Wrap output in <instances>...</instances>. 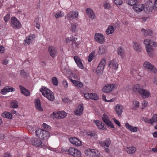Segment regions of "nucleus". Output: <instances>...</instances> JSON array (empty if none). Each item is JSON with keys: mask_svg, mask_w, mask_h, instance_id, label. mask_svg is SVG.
I'll use <instances>...</instances> for the list:
<instances>
[{"mask_svg": "<svg viewBox=\"0 0 157 157\" xmlns=\"http://www.w3.org/2000/svg\"><path fill=\"white\" fill-rule=\"evenodd\" d=\"M144 43L146 45V50L150 57H152L154 55V49L153 47H157V44L152 40L147 39L145 40Z\"/></svg>", "mask_w": 157, "mask_h": 157, "instance_id": "1", "label": "nucleus"}, {"mask_svg": "<svg viewBox=\"0 0 157 157\" xmlns=\"http://www.w3.org/2000/svg\"><path fill=\"white\" fill-rule=\"evenodd\" d=\"M40 91L42 93L43 95L46 97L50 101H53L55 97L53 93L49 89L43 86L40 89Z\"/></svg>", "mask_w": 157, "mask_h": 157, "instance_id": "2", "label": "nucleus"}, {"mask_svg": "<svg viewBox=\"0 0 157 157\" xmlns=\"http://www.w3.org/2000/svg\"><path fill=\"white\" fill-rule=\"evenodd\" d=\"M11 25L16 29L20 28L21 26L20 22L15 17L11 19Z\"/></svg>", "mask_w": 157, "mask_h": 157, "instance_id": "3", "label": "nucleus"}, {"mask_svg": "<svg viewBox=\"0 0 157 157\" xmlns=\"http://www.w3.org/2000/svg\"><path fill=\"white\" fill-rule=\"evenodd\" d=\"M143 66L145 69H147L151 72L154 73L157 72V70L156 68L148 62L145 61L144 62Z\"/></svg>", "mask_w": 157, "mask_h": 157, "instance_id": "4", "label": "nucleus"}, {"mask_svg": "<svg viewBox=\"0 0 157 157\" xmlns=\"http://www.w3.org/2000/svg\"><path fill=\"white\" fill-rule=\"evenodd\" d=\"M94 38L97 42L100 44H102L105 42V37L103 35L100 33H95Z\"/></svg>", "mask_w": 157, "mask_h": 157, "instance_id": "5", "label": "nucleus"}, {"mask_svg": "<svg viewBox=\"0 0 157 157\" xmlns=\"http://www.w3.org/2000/svg\"><path fill=\"white\" fill-rule=\"evenodd\" d=\"M115 87V85L113 84H107L103 87L102 90L105 93H109L114 89Z\"/></svg>", "mask_w": 157, "mask_h": 157, "instance_id": "6", "label": "nucleus"}, {"mask_svg": "<svg viewBox=\"0 0 157 157\" xmlns=\"http://www.w3.org/2000/svg\"><path fill=\"white\" fill-rule=\"evenodd\" d=\"M139 94L141 95L142 97L144 98H148L151 95L150 92L148 90L142 88L140 90Z\"/></svg>", "mask_w": 157, "mask_h": 157, "instance_id": "7", "label": "nucleus"}, {"mask_svg": "<svg viewBox=\"0 0 157 157\" xmlns=\"http://www.w3.org/2000/svg\"><path fill=\"white\" fill-rule=\"evenodd\" d=\"M31 142L33 145L36 147H43L44 145L42 144V143L41 140L36 138L33 139L31 141Z\"/></svg>", "mask_w": 157, "mask_h": 157, "instance_id": "8", "label": "nucleus"}, {"mask_svg": "<svg viewBox=\"0 0 157 157\" xmlns=\"http://www.w3.org/2000/svg\"><path fill=\"white\" fill-rule=\"evenodd\" d=\"M116 113L119 117H121L124 110V108L122 105L120 104H118L115 108Z\"/></svg>", "mask_w": 157, "mask_h": 157, "instance_id": "9", "label": "nucleus"}, {"mask_svg": "<svg viewBox=\"0 0 157 157\" xmlns=\"http://www.w3.org/2000/svg\"><path fill=\"white\" fill-rule=\"evenodd\" d=\"M48 52L51 56L53 58L57 54V50L56 48L52 46H50L48 48Z\"/></svg>", "mask_w": 157, "mask_h": 157, "instance_id": "10", "label": "nucleus"}, {"mask_svg": "<svg viewBox=\"0 0 157 157\" xmlns=\"http://www.w3.org/2000/svg\"><path fill=\"white\" fill-rule=\"evenodd\" d=\"M71 143L76 146H80L81 145V142L77 138L75 137H71L69 139Z\"/></svg>", "mask_w": 157, "mask_h": 157, "instance_id": "11", "label": "nucleus"}, {"mask_svg": "<svg viewBox=\"0 0 157 157\" xmlns=\"http://www.w3.org/2000/svg\"><path fill=\"white\" fill-rule=\"evenodd\" d=\"M106 116V115L105 114H104L103 115V117H102V120L103 122L108 126L112 128H114V127L113 124L105 117Z\"/></svg>", "mask_w": 157, "mask_h": 157, "instance_id": "12", "label": "nucleus"}, {"mask_svg": "<svg viewBox=\"0 0 157 157\" xmlns=\"http://www.w3.org/2000/svg\"><path fill=\"white\" fill-rule=\"evenodd\" d=\"M83 104H81L77 107L76 108L75 114L77 115H80L83 112Z\"/></svg>", "mask_w": 157, "mask_h": 157, "instance_id": "13", "label": "nucleus"}, {"mask_svg": "<svg viewBox=\"0 0 157 157\" xmlns=\"http://www.w3.org/2000/svg\"><path fill=\"white\" fill-rule=\"evenodd\" d=\"M74 59L78 66L81 69H83L84 67L82 62L81 59L79 58L77 56H75L74 57Z\"/></svg>", "mask_w": 157, "mask_h": 157, "instance_id": "14", "label": "nucleus"}, {"mask_svg": "<svg viewBox=\"0 0 157 157\" xmlns=\"http://www.w3.org/2000/svg\"><path fill=\"white\" fill-rule=\"evenodd\" d=\"M19 87L21 93L26 96H29L30 95L29 91L21 85H19Z\"/></svg>", "mask_w": 157, "mask_h": 157, "instance_id": "15", "label": "nucleus"}, {"mask_svg": "<svg viewBox=\"0 0 157 157\" xmlns=\"http://www.w3.org/2000/svg\"><path fill=\"white\" fill-rule=\"evenodd\" d=\"M94 122L99 129L102 130L106 129L104 127L105 124L103 123L100 122L98 120L94 121Z\"/></svg>", "mask_w": 157, "mask_h": 157, "instance_id": "16", "label": "nucleus"}, {"mask_svg": "<svg viewBox=\"0 0 157 157\" xmlns=\"http://www.w3.org/2000/svg\"><path fill=\"white\" fill-rule=\"evenodd\" d=\"M35 106L36 109L39 111H42L43 109L41 107L40 101L38 99H36L35 100Z\"/></svg>", "mask_w": 157, "mask_h": 157, "instance_id": "17", "label": "nucleus"}, {"mask_svg": "<svg viewBox=\"0 0 157 157\" xmlns=\"http://www.w3.org/2000/svg\"><path fill=\"white\" fill-rule=\"evenodd\" d=\"M125 126L127 129L132 132H136L137 131V128L136 127H133L130 125L128 123H125Z\"/></svg>", "mask_w": 157, "mask_h": 157, "instance_id": "18", "label": "nucleus"}, {"mask_svg": "<svg viewBox=\"0 0 157 157\" xmlns=\"http://www.w3.org/2000/svg\"><path fill=\"white\" fill-rule=\"evenodd\" d=\"M86 12L89 17L93 19L94 18L95 14L93 10L90 8H87L86 10Z\"/></svg>", "mask_w": 157, "mask_h": 157, "instance_id": "19", "label": "nucleus"}, {"mask_svg": "<svg viewBox=\"0 0 157 157\" xmlns=\"http://www.w3.org/2000/svg\"><path fill=\"white\" fill-rule=\"evenodd\" d=\"M109 66H110V67H112L113 68L116 70L118 68V63L116 62V60L113 59L110 61Z\"/></svg>", "mask_w": 157, "mask_h": 157, "instance_id": "20", "label": "nucleus"}, {"mask_svg": "<svg viewBox=\"0 0 157 157\" xmlns=\"http://www.w3.org/2000/svg\"><path fill=\"white\" fill-rule=\"evenodd\" d=\"M135 10L137 12H140L144 10V4H139L138 5H136L135 6L133 7Z\"/></svg>", "mask_w": 157, "mask_h": 157, "instance_id": "21", "label": "nucleus"}, {"mask_svg": "<svg viewBox=\"0 0 157 157\" xmlns=\"http://www.w3.org/2000/svg\"><path fill=\"white\" fill-rule=\"evenodd\" d=\"M133 48L138 52H140L141 51V48L140 44L136 42L133 43Z\"/></svg>", "mask_w": 157, "mask_h": 157, "instance_id": "22", "label": "nucleus"}, {"mask_svg": "<svg viewBox=\"0 0 157 157\" xmlns=\"http://www.w3.org/2000/svg\"><path fill=\"white\" fill-rule=\"evenodd\" d=\"M128 153L132 154L134 153L136 151V148L134 147H128L126 149Z\"/></svg>", "mask_w": 157, "mask_h": 157, "instance_id": "23", "label": "nucleus"}, {"mask_svg": "<svg viewBox=\"0 0 157 157\" xmlns=\"http://www.w3.org/2000/svg\"><path fill=\"white\" fill-rule=\"evenodd\" d=\"M71 82L77 87L82 88L83 87V83L78 81L74 80L72 79H71Z\"/></svg>", "mask_w": 157, "mask_h": 157, "instance_id": "24", "label": "nucleus"}, {"mask_svg": "<svg viewBox=\"0 0 157 157\" xmlns=\"http://www.w3.org/2000/svg\"><path fill=\"white\" fill-rule=\"evenodd\" d=\"M2 116L4 118H6L9 119H11L12 118V113L8 112H4L2 114Z\"/></svg>", "mask_w": 157, "mask_h": 157, "instance_id": "25", "label": "nucleus"}, {"mask_svg": "<svg viewBox=\"0 0 157 157\" xmlns=\"http://www.w3.org/2000/svg\"><path fill=\"white\" fill-rule=\"evenodd\" d=\"M114 28L112 26L109 25L106 31V33L107 35L112 34L114 32Z\"/></svg>", "mask_w": 157, "mask_h": 157, "instance_id": "26", "label": "nucleus"}, {"mask_svg": "<svg viewBox=\"0 0 157 157\" xmlns=\"http://www.w3.org/2000/svg\"><path fill=\"white\" fill-rule=\"evenodd\" d=\"M142 88L140 87L139 84H137L133 86L132 88V91L134 92L138 93L139 94L140 90H141Z\"/></svg>", "mask_w": 157, "mask_h": 157, "instance_id": "27", "label": "nucleus"}, {"mask_svg": "<svg viewBox=\"0 0 157 157\" xmlns=\"http://www.w3.org/2000/svg\"><path fill=\"white\" fill-rule=\"evenodd\" d=\"M44 130L39 129L36 130L35 132L36 136L40 139H41L42 136V134L44 131Z\"/></svg>", "mask_w": 157, "mask_h": 157, "instance_id": "28", "label": "nucleus"}, {"mask_svg": "<svg viewBox=\"0 0 157 157\" xmlns=\"http://www.w3.org/2000/svg\"><path fill=\"white\" fill-rule=\"evenodd\" d=\"M104 69V67H103L98 65L96 71L97 75L98 76L101 75L103 72Z\"/></svg>", "mask_w": 157, "mask_h": 157, "instance_id": "29", "label": "nucleus"}, {"mask_svg": "<svg viewBox=\"0 0 157 157\" xmlns=\"http://www.w3.org/2000/svg\"><path fill=\"white\" fill-rule=\"evenodd\" d=\"M117 52L118 55H120L122 57H124V52L123 48L121 47H119L117 49Z\"/></svg>", "mask_w": 157, "mask_h": 157, "instance_id": "30", "label": "nucleus"}, {"mask_svg": "<svg viewBox=\"0 0 157 157\" xmlns=\"http://www.w3.org/2000/svg\"><path fill=\"white\" fill-rule=\"evenodd\" d=\"M42 134V136L41 138L42 139H47L49 137L50 134L47 131L44 130Z\"/></svg>", "mask_w": 157, "mask_h": 157, "instance_id": "31", "label": "nucleus"}, {"mask_svg": "<svg viewBox=\"0 0 157 157\" xmlns=\"http://www.w3.org/2000/svg\"><path fill=\"white\" fill-rule=\"evenodd\" d=\"M50 117H53L54 119L56 118L57 119H60V118L59 117V112L55 111L53 112L52 115L51 114Z\"/></svg>", "mask_w": 157, "mask_h": 157, "instance_id": "32", "label": "nucleus"}, {"mask_svg": "<svg viewBox=\"0 0 157 157\" xmlns=\"http://www.w3.org/2000/svg\"><path fill=\"white\" fill-rule=\"evenodd\" d=\"M92 149H88L85 150V153L87 156L89 157H92L93 155L92 154Z\"/></svg>", "mask_w": 157, "mask_h": 157, "instance_id": "33", "label": "nucleus"}, {"mask_svg": "<svg viewBox=\"0 0 157 157\" xmlns=\"http://www.w3.org/2000/svg\"><path fill=\"white\" fill-rule=\"evenodd\" d=\"M70 17L73 19H75L78 16V13L76 11L71 12L70 13Z\"/></svg>", "mask_w": 157, "mask_h": 157, "instance_id": "34", "label": "nucleus"}, {"mask_svg": "<svg viewBox=\"0 0 157 157\" xmlns=\"http://www.w3.org/2000/svg\"><path fill=\"white\" fill-rule=\"evenodd\" d=\"M95 54V52L93 51L89 55L88 58V61L89 62H90L94 59Z\"/></svg>", "mask_w": 157, "mask_h": 157, "instance_id": "35", "label": "nucleus"}, {"mask_svg": "<svg viewBox=\"0 0 157 157\" xmlns=\"http://www.w3.org/2000/svg\"><path fill=\"white\" fill-rule=\"evenodd\" d=\"M18 102L17 101H13L11 103L10 106L11 108H14L18 107Z\"/></svg>", "mask_w": 157, "mask_h": 157, "instance_id": "36", "label": "nucleus"}, {"mask_svg": "<svg viewBox=\"0 0 157 157\" xmlns=\"http://www.w3.org/2000/svg\"><path fill=\"white\" fill-rule=\"evenodd\" d=\"M126 2L129 5L133 6L136 5L137 0H127Z\"/></svg>", "mask_w": 157, "mask_h": 157, "instance_id": "37", "label": "nucleus"}, {"mask_svg": "<svg viewBox=\"0 0 157 157\" xmlns=\"http://www.w3.org/2000/svg\"><path fill=\"white\" fill-rule=\"evenodd\" d=\"M59 117L60 119H63L66 117L67 113L64 111H59Z\"/></svg>", "mask_w": 157, "mask_h": 157, "instance_id": "38", "label": "nucleus"}, {"mask_svg": "<svg viewBox=\"0 0 157 157\" xmlns=\"http://www.w3.org/2000/svg\"><path fill=\"white\" fill-rule=\"evenodd\" d=\"M75 42V37L73 36H71L70 37H67L66 39V43H69L70 42Z\"/></svg>", "mask_w": 157, "mask_h": 157, "instance_id": "39", "label": "nucleus"}, {"mask_svg": "<svg viewBox=\"0 0 157 157\" xmlns=\"http://www.w3.org/2000/svg\"><path fill=\"white\" fill-rule=\"evenodd\" d=\"M92 155H93L92 157H98L100 153L94 149H92Z\"/></svg>", "mask_w": 157, "mask_h": 157, "instance_id": "40", "label": "nucleus"}, {"mask_svg": "<svg viewBox=\"0 0 157 157\" xmlns=\"http://www.w3.org/2000/svg\"><path fill=\"white\" fill-rule=\"evenodd\" d=\"M74 152V155H73L72 156L74 157H80L81 155V153L78 150L76 149V151Z\"/></svg>", "mask_w": 157, "mask_h": 157, "instance_id": "41", "label": "nucleus"}, {"mask_svg": "<svg viewBox=\"0 0 157 157\" xmlns=\"http://www.w3.org/2000/svg\"><path fill=\"white\" fill-rule=\"evenodd\" d=\"M105 51V48L103 46L100 47L98 53L99 54L102 55L104 54Z\"/></svg>", "mask_w": 157, "mask_h": 157, "instance_id": "42", "label": "nucleus"}, {"mask_svg": "<svg viewBox=\"0 0 157 157\" xmlns=\"http://www.w3.org/2000/svg\"><path fill=\"white\" fill-rule=\"evenodd\" d=\"M76 149L74 147H70L68 149V152L69 155H74V152H75V151H76Z\"/></svg>", "mask_w": 157, "mask_h": 157, "instance_id": "43", "label": "nucleus"}, {"mask_svg": "<svg viewBox=\"0 0 157 157\" xmlns=\"http://www.w3.org/2000/svg\"><path fill=\"white\" fill-rule=\"evenodd\" d=\"M151 7L153 8V7H152L151 6H150L149 5H146L145 7L144 6V11L146 13H149L151 10Z\"/></svg>", "mask_w": 157, "mask_h": 157, "instance_id": "44", "label": "nucleus"}, {"mask_svg": "<svg viewBox=\"0 0 157 157\" xmlns=\"http://www.w3.org/2000/svg\"><path fill=\"white\" fill-rule=\"evenodd\" d=\"M105 64V59L103 58L100 62L98 65L101 67H103L104 68Z\"/></svg>", "mask_w": 157, "mask_h": 157, "instance_id": "45", "label": "nucleus"}, {"mask_svg": "<svg viewBox=\"0 0 157 157\" xmlns=\"http://www.w3.org/2000/svg\"><path fill=\"white\" fill-rule=\"evenodd\" d=\"M20 75L21 76L25 78H26L28 76V74L24 70H21Z\"/></svg>", "mask_w": 157, "mask_h": 157, "instance_id": "46", "label": "nucleus"}, {"mask_svg": "<svg viewBox=\"0 0 157 157\" xmlns=\"http://www.w3.org/2000/svg\"><path fill=\"white\" fill-rule=\"evenodd\" d=\"M90 99L97 100L99 99V97L97 94L95 93H92L91 95Z\"/></svg>", "mask_w": 157, "mask_h": 157, "instance_id": "47", "label": "nucleus"}, {"mask_svg": "<svg viewBox=\"0 0 157 157\" xmlns=\"http://www.w3.org/2000/svg\"><path fill=\"white\" fill-rule=\"evenodd\" d=\"M151 123H152V124L154 122L157 123V114L154 115L151 119Z\"/></svg>", "mask_w": 157, "mask_h": 157, "instance_id": "48", "label": "nucleus"}, {"mask_svg": "<svg viewBox=\"0 0 157 157\" xmlns=\"http://www.w3.org/2000/svg\"><path fill=\"white\" fill-rule=\"evenodd\" d=\"M33 39V37L32 36H28L26 39L25 42L28 44H29L32 42Z\"/></svg>", "mask_w": 157, "mask_h": 157, "instance_id": "49", "label": "nucleus"}, {"mask_svg": "<svg viewBox=\"0 0 157 157\" xmlns=\"http://www.w3.org/2000/svg\"><path fill=\"white\" fill-rule=\"evenodd\" d=\"M52 82L55 86H57L58 84V81L56 77H53L52 78Z\"/></svg>", "mask_w": 157, "mask_h": 157, "instance_id": "50", "label": "nucleus"}, {"mask_svg": "<svg viewBox=\"0 0 157 157\" xmlns=\"http://www.w3.org/2000/svg\"><path fill=\"white\" fill-rule=\"evenodd\" d=\"M105 145L107 147H108L110 145L111 142L109 138L106 139L104 141Z\"/></svg>", "mask_w": 157, "mask_h": 157, "instance_id": "51", "label": "nucleus"}, {"mask_svg": "<svg viewBox=\"0 0 157 157\" xmlns=\"http://www.w3.org/2000/svg\"><path fill=\"white\" fill-rule=\"evenodd\" d=\"M115 4L117 5H120L123 2V0H113Z\"/></svg>", "mask_w": 157, "mask_h": 157, "instance_id": "52", "label": "nucleus"}, {"mask_svg": "<svg viewBox=\"0 0 157 157\" xmlns=\"http://www.w3.org/2000/svg\"><path fill=\"white\" fill-rule=\"evenodd\" d=\"M92 95V93H86L84 94V97L87 99H90L91 95Z\"/></svg>", "mask_w": 157, "mask_h": 157, "instance_id": "53", "label": "nucleus"}, {"mask_svg": "<svg viewBox=\"0 0 157 157\" xmlns=\"http://www.w3.org/2000/svg\"><path fill=\"white\" fill-rule=\"evenodd\" d=\"M77 26L76 24H72L71 26V30L72 32H75L76 30Z\"/></svg>", "mask_w": 157, "mask_h": 157, "instance_id": "54", "label": "nucleus"}, {"mask_svg": "<svg viewBox=\"0 0 157 157\" xmlns=\"http://www.w3.org/2000/svg\"><path fill=\"white\" fill-rule=\"evenodd\" d=\"M62 100L64 102L66 103H69V104L71 103V100H70L69 98H64L62 99Z\"/></svg>", "mask_w": 157, "mask_h": 157, "instance_id": "55", "label": "nucleus"}, {"mask_svg": "<svg viewBox=\"0 0 157 157\" xmlns=\"http://www.w3.org/2000/svg\"><path fill=\"white\" fill-rule=\"evenodd\" d=\"M6 88L7 92H9L10 91H14L15 90V89L14 88H13L11 86H7L6 87Z\"/></svg>", "mask_w": 157, "mask_h": 157, "instance_id": "56", "label": "nucleus"}, {"mask_svg": "<svg viewBox=\"0 0 157 157\" xmlns=\"http://www.w3.org/2000/svg\"><path fill=\"white\" fill-rule=\"evenodd\" d=\"M10 15L9 14H6L4 17V20L5 21L7 22H8L10 18Z\"/></svg>", "mask_w": 157, "mask_h": 157, "instance_id": "57", "label": "nucleus"}, {"mask_svg": "<svg viewBox=\"0 0 157 157\" xmlns=\"http://www.w3.org/2000/svg\"><path fill=\"white\" fill-rule=\"evenodd\" d=\"M133 104L135 107L138 108L139 106V102L136 100H134L133 101Z\"/></svg>", "mask_w": 157, "mask_h": 157, "instance_id": "58", "label": "nucleus"}, {"mask_svg": "<svg viewBox=\"0 0 157 157\" xmlns=\"http://www.w3.org/2000/svg\"><path fill=\"white\" fill-rule=\"evenodd\" d=\"M7 92V90L6 88V87H4L3 89L1 90V93L3 94H5Z\"/></svg>", "mask_w": 157, "mask_h": 157, "instance_id": "59", "label": "nucleus"}, {"mask_svg": "<svg viewBox=\"0 0 157 157\" xmlns=\"http://www.w3.org/2000/svg\"><path fill=\"white\" fill-rule=\"evenodd\" d=\"M55 17L56 18L60 17H62L61 13H57L55 15Z\"/></svg>", "mask_w": 157, "mask_h": 157, "instance_id": "60", "label": "nucleus"}, {"mask_svg": "<svg viewBox=\"0 0 157 157\" xmlns=\"http://www.w3.org/2000/svg\"><path fill=\"white\" fill-rule=\"evenodd\" d=\"M144 121L145 122L152 124V123H151V119H149L147 118H145Z\"/></svg>", "mask_w": 157, "mask_h": 157, "instance_id": "61", "label": "nucleus"}, {"mask_svg": "<svg viewBox=\"0 0 157 157\" xmlns=\"http://www.w3.org/2000/svg\"><path fill=\"white\" fill-rule=\"evenodd\" d=\"M143 107H144L147 106L148 105V103L147 102L144 100L142 103Z\"/></svg>", "mask_w": 157, "mask_h": 157, "instance_id": "62", "label": "nucleus"}, {"mask_svg": "<svg viewBox=\"0 0 157 157\" xmlns=\"http://www.w3.org/2000/svg\"><path fill=\"white\" fill-rule=\"evenodd\" d=\"M113 120L115 123L117 125H118L119 127H120L121 126V124L119 122L118 120H117L116 119H114Z\"/></svg>", "mask_w": 157, "mask_h": 157, "instance_id": "63", "label": "nucleus"}, {"mask_svg": "<svg viewBox=\"0 0 157 157\" xmlns=\"http://www.w3.org/2000/svg\"><path fill=\"white\" fill-rule=\"evenodd\" d=\"M153 8L154 9H157V0L155 2L154 6H153Z\"/></svg>", "mask_w": 157, "mask_h": 157, "instance_id": "64", "label": "nucleus"}]
</instances>
